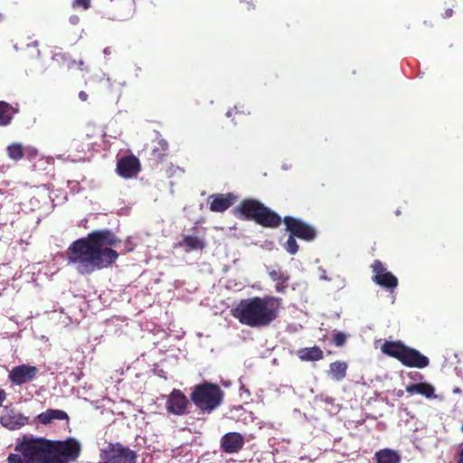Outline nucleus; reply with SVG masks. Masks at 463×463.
<instances>
[{
  "instance_id": "8",
  "label": "nucleus",
  "mask_w": 463,
  "mask_h": 463,
  "mask_svg": "<svg viewBox=\"0 0 463 463\" xmlns=\"http://www.w3.org/2000/svg\"><path fill=\"white\" fill-rule=\"evenodd\" d=\"M283 222L288 232L302 241H312L317 235L315 227L305 222L301 219L292 216H285L283 218Z\"/></svg>"
},
{
  "instance_id": "9",
  "label": "nucleus",
  "mask_w": 463,
  "mask_h": 463,
  "mask_svg": "<svg viewBox=\"0 0 463 463\" xmlns=\"http://www.w3.org/2000/svg\"><path fill=\"white\" fill-rule=\"evenodd\" d=\"M373 281L380 287L393 289L398 286V279L387 270L385 265L379 260H373L371 265Z\"/></svg>"
},
{
  "instance_id": "14",
  "label": "nucleus",
  "mask_w": 463,
  "mask_h": 463,
  "mask_svg": "<svg viewBox=\"0 0 463 463\" xmlns=\"http://www.w3.org/2000/svg\"><path fill=\"white\" fill-rule=\"evenodd\" d=\"M264 206L256 199H244L237 205L236 211L240 213L241 218L256 222Z\"/></svg>"
},
{
  "instance_id": "12",
  "label": "nucleus",
  "mask_w": 463,
  "mask_h": 463,
  "mask_svg": "<svg viewBox=\"0 0 463 463\" xmlns=\"http://www.w3.org/2000/svg\"><path fill=\"white\" fill-rule=\"evenodd\" d=\"M116 171L123 178H132L141 171V165L137 156H124L118 160Z\"/></svg>"
},
{
  "instance_id": "11",
  "label": "nucleus",
  "mask_w": 463,
  "mask_h": 463,
  "mask_svg": "<svg viewBox=\"0 0 463 463\" xmlns=\"http://www.w3.org/2000/svg\"><path fill=\"white\" fill-rule=\"evenodd\" d=\"M38 368L33 365L23 364L14 366L8 373V379L14 385L21 386L36 378Z\"/></svg>"
},
{
  "instance_id": "5",
  "label": "nucleus",
  "mask_w": 463,
  "mask_h": 463,
  "mask_svg": "<svg viewBox=\"0 0 463 463\" xmlns=\"http://www.w3.org/2000/svg\"><path fill=\"white\" fill-rule=\"evenodd\" d=\"M15 452H20L24 457L28 458L31 463H52V440L44 438H27L16 443Z\"/></svg>"
},
{
  "instance_id": "4",
  "label": "nucleus",
  "mask_w": 463,
  "mask_h": 463,
  "mask_svg": "<svg viewBox=\"0 0 463 463\" xmlns=\"http://www.w3.org/2000/svg\"><path fill=\"white\" fill-rule=\"evenodd\" d=\"M381 350L384 354L395 358L407 367L422 369L430 364V360L426 355L400 340L385 341Z\"/></svg>"
},
{
  "instance_id": "35",
  "label": "nucleus",
  "mask_w": 463,
  "mask_h": 463,
  "mask_svg": "<svg viewBox=\"0 0 463 463\" xmlns=\"http://www.w3.org/2000/svg\"><path fill=\"white\" fill-rule=\"evenodd\" d=\"M6 400V393L5 390L0 388V407L2 406L3 402Z\"/></svg>"
},
{
  "instance_id": "19",
  "label": "nucleus",
  "mask_w": 463,
  "mask_h": 463,
  "mask_svg": "<svg viewBox=\"0 0 463 463\" xmlns=\"http://www.w3.org/2000/svg\"><path fill=\"white\" fill-rule=\"evenodd\" d=\"M283 219L274 211L267 207L266 205L261 210L256 223L265 228H278Z\"/></svg>"
},
{
  "instance_id": "18",
  "label": "nucleus",
  "mask_w": 463,
  "mask_h": 463,
  "mask_svg": "<svg viewBox=\"0 0 463 463\" xmlns=\"http://www.w3.org/2000/svg\"><path fill=\"white\" fill-rule=\"evenodd\" d=\"M27 420V417L13 409L0 417L1 425L13 430H18L25 425Z\"/></svg>"
},
{
  "instance_id": "21",
  "label": "nucleus",
  "mask_w": 463,
  "mask_h": 463,
  "mask_svg": "<svg viewBox=\"0 0 463 463\" xmlns=\"http://www.w3.org/2000/svg\"><path fill=\"white\" fill-rule=\"evenodd\" d=\"M297 355L301 361L316 362L323 359L324 353L319 346L314 345L312 347H305L298 349L297 352Z\"/></svg>"
},
{
  "instance_id": "10",
  "label": "nucleus",
  "mask_w": 463,
  "mask_h": 463,
  "mask_svg": "<svg viewBox=\"0 0 463 463\" xmlns=\"http://www.w3.org/2000/svg\"><path fill=\"white\" fill-rule=\"evenodd\" d=\"M134 0H110L105 14L111 20H125L134 12Z\"/></svg>"
},
{
  "instance_id": "13",
  "label": "nucleus",
  "mask_w": 463,
  "mask_h": 463,
  "mask_svg": "<svg viewBox=\"0 0 463 463\" xmlns=\"http://www.w3.org/2000/svg\"><path fill=\"white\" fill-rule=\"evenodd\" d=\"M188 399L185 394L179 389H174L167 397L166 410L168 412L181 416L186 413Z\"/></svg>"
},
{
  "instance_id": "25",
  "label": "nucleus",
  "mask_w": 463,
  "mask_h": 463,
  "mask_svg": "<svg viewBox=\"0 0 463 463\" xmlns=\"http://www.w3.org/2000/svg\"><path fill=\"white\" fill-rule=\"evenodd\" d=\"M376 463H400L401 456L391 449H383L374 454Z\"/></svg>"
},
{
  "instance_id": "3",
  "label": "nucleus",
  "mask_w": 463,
  "mask_h": 463,
  "mask_svg": "<svg viewBox=\"0 0 463 463\" xmlns=\"http://www.w3.org/2000/svg\"><path fill=\"white\" fill-rule=\"evenodd\" d=\"M224 398V392L216 384L204 381L196 384L190 393V401L203 414H210L218 409Z\"/></svg>"
},
{
  "instance_id": "33",
  "label": "nucleus",
  "mask_w": 463,
  "mask_h": 463,
  "mask_svg": "<svg viewBox=\"0 0 463 463\" xmlns=\"http://www.w3.org/2000/svg\"><path fill=\"white\" fill-rule=\"evenodd\" d=\"M88 139H89V136H86V137L82 139V141H81L80 143H81V145H86V146H87L88 150H90V149L92 148L93 144H92V143H90V142H88ZM76 148H77L79 151H80V152H84V151H85V149H84L83 146H80V144H77V145H76Z\"/></svg>"
},
{
  "instance_id": "20",
  "label": "nucleus",
  "mask_w": 463,
  "mask_h": 463,
  "mask_svg": "<svg viewBox=\"0 0 463 463\" xmlns=\"http://www.w3.org/2000/svg\"><path fill=\"white\" fill-rule=\"evenodd\" d=\"M176 246L184 248L186 252H190L193 250H203L205 247V243L203 239L198 236L184 235L183 240L180 241Z\"/></svg>"
},
{
  "instance_id": "29",
  "label": "nucleus",
  "mask_w": 463,
  "mask_h": 463,
  "mask_svg": "<svg viewBox=\"0 0 463 463\" xmlns=\"http://www.w3.org/2000/svg\"><path fill=\"white\" fill-rule=\"evenodd\" d=\"M284 249L289 253V254H296L298 251L299 246L296 241V237L292 236L289 233V236L287 240V241L284 244Z\"/></svg>"
},
{
  "instance_id": "1",
  "label": "nucleus",
  "mask_w": 463,
  "mask_h": 463,
  "mask_svg": "<svg viewBox=\"0 0 463 463\" xmlns=\"http://www.w3.org/2000/svg\"><path fill=\"white\" fill-rule=\"evenodd\" d=\"M120 242L109 229L92 231L71 243L65 252L66 260L79 273L90 275L109 267L118 260L119 253L112 247H118Z\"/></svg>"
},
{
  "instance_id": "39",
  "label": "nucleus",
  "mask_w": 463,
  "mask_h": 463,
  "mask_svg": "<svg viewBox=\"0 0 463 463\" xmlns=\"http://www.w3.org/2000/svg\"><path fill=\"white\" fill-rule=\"evenodd\" d=\"M132 250H133L132 247H128L124 251H121L120 253H126V252L131 251Z\"/></svg>"
},
{
  "instance_id": "7",
  "label": "nucleus",
  "mask_w": 463,
  "mask_h": 463,
  "mask_svg": "<svg viewBox=\"0 0 463 463\" xmlns=\"http://www.w3.org/2000/svg\"><path fill=\"white\" fill-rule=\"evenodd\" d=\"M137 453L119 442L109 443L100 452L99 463H137Z\"/></svg>"
},
{
  "instance_id": "42",
  "label": "nucleus",
  "mask_w": 463,
  "mask_h": 463,
  "mask_svg": "<svg viewBox=\"0 0 463 463\" xmlns=\"http://www.w3.org/2000/svg\"><path fill=\"white\" fill-rule=\"evenodd\" d=\"M461 430L463 431V423H462V426H461Z\"/></svg>"
},
{
  "instance_id": "27",
  "label": "nucleus",
  "mask_w": 463,
  "mask_h": 463,
  "mask_svg": "<svg viewBox=\"0 0 463 463\" xmlns=\"http://www.w3.org/2000/svg\"><path fill=\"white\" fill-rule=\"evenodd\" d=\"M269 277L273 281H276V289H285L289 287L288 279L289 277L279 269H271L269 272Z\"/></svg>"
},
{
  "instance_id": "41",
  "label": "nucleus",
  "mask_w": 463,
  "mask_h": 463,
  "mask_svg": "<svg viewBox=\"0 0 463 463\" xmlns=\"http://www.w3.org/2000/svg\"><path fill=\"white\" fill-rule=\"evenodd\" d=\"M454 392H460V391H459V389H458V388L455 389V390H454Z\"/></svg>"
},
{
  "instance_id": "31",
  "label": "nucleus",
  "mask_w": 463,
  "mask_h": 463,
  "mask_svg": "<svg viewBox=\"0 0 463 463\" xmlns=\"http://www.w3.org/2000/svg\"><path fill=\"white\" fill-rule=\"evenodd\" d=\"M73 8H82L87 10L90 7V0H73L72 2Z\"/></svg>"
},
{
  "instance_id": "34",
  "label": "nucleus",
  "mask_w": 463,
  "mask_h": 463,
  "mask_svg": "<svg viewBox=\"0 0 463 463\" xmlns=\"http://www.w3.org/2000/svg\"><path fill=\"white\" fill-rule=\"evenodd\" d=\"M244 114L243 111H240L237 107H234L233 109L227 111L226 116L228 118L235 117L236 115H241Z\"/></svg>"
},
{
  "instance_id": "17",
  "label": "nucleus",
  "mask_w": 463,
  "mask_h": 463,
  "mask_svg": "<svg viewBox=\"0 0 463 463\" xmlns=\"http://www.w3.org/2000/svg\"><path fill=\"white\" fill-rule=\"evenodd\" d=\"M169 145L165 139H158L154 142L149 153L148 160L152 166H157L162 164L168 156Z\"/></svg>"
},
{
  "instance_id": "26",
  "label": "nucleus",
  "mask_w": 463,
  "mask_h": 463,
  "mask_svg": "<svg viewBox=\"0 0 463 463\" xmlns=\"http://www.w3.org/2000/svg\"><path fill=\"white\" fill-rule=\"evenodd\" d=\"M347 364L345 362L335 361L330 364L329 376L335 380L341 381L346 376Z\"/></svg>"
},
{
  "instance_id": "32",
  "label": "nucleus",
  "mask_w": 463,
  "mask_h": 463,
  "mask_svg": "<svg viewBox=\"0 0 463 463\" xmlns=\"http://www.w3.org/2000/svg\"><path fill=\"white\" fill-rule=\"evenodd\" d=\"M77 65L78 68L80 70V71H90V68L89 66L85 63L84 61L82 60H80L79 61H72L68 66L69 68H72L73 66Z\"/></svg>"
},
{
  "instance_id": "24",
  "label": "nucleus",
  "mask_w": 463,
  "mask_h": 463,
  "mask_svg": "<svg viewBox=\"0 0 463 463\" xmlns=\"http://www.w3.org/2000/svg\"><path fill=\"white\" fill-rule=\"evenodd\" d=\"M18 112V108H14L5 101H0V126L5 127L11 124L14 114Z\"/></svg>"
},
{
  "instance_id": "15",
  "label": "nucleus",
  "mask_w": 463,
  "mask_h": 463,
  "mask_svg": "<svg viewBox=\"0 0 463 463\" xmlns=\"http://www.w3.org/2000/svg\"><path fill=\"white\" fill-rule=\"evenodd\" d=\"M244 437L239 432H228L221 439V449L223 452L233 454L239 452L244 446Z\"/></svg>"
},
{
  "instance_id": "28",
  "label": "nucleus",
  "mask_w": 463,
  "mask_h": 463,
  "mask_svg": "<svg viewBox=\"0 0 463 463\" xmlns=\"http://www.w3.org/2000/svg\"><path fill=\"white\" fill-rule=\"evenodd\" d=\"M6 152L8 157L14 161L21 160L24 156V147L20 143L9 145L6 148Z\"/></svg>"
},
{
  "instance_id": "36",
  "label": "nucleus",
  "mask_w": 463,
  "mask_h": 463,
  "mask_svg": "<svg viewBox=\"0 0 463 463\" xmlns=\"http://www.w3.org/2000/svg\"><path fill=\"white\" fill-rule=\"evenodd\" d=\"M88 97L89 96H88V94L85 91L81 90V91L79 92V99L80 100L86 101L88 99Z\"/></svg>"
},
{
  "instance_id": "40",
  "label": "nucleus",
  "mask_w": 463,
  "mask_h": 463,
  "mask_svg": "<svg viewBox=\"0 0 463 463\" xmlns=\"http://www.w3.org/2000/svg\"><path fill=\"white\" fill-rule=\"evenodd\" d=\"M402 395H403V391L402 390L398 391L397 396L398 397H402Z\"/></svg>"
},
{
  "instance_id": "38",
  "label": "nucleus",
  "mask_w": 463,
  "mask_h": 463,
  "mask_svg": "<svg viewBox=\"0 0 463 463\" xmlns=\"http://www.w3.org/2000/svg\"><path fill=\"white\" fill-rule=\"evenodd\" d=\"M457 463H463V447H462V449L458 455V461Z\"/></svg>"
},
{
  "instance_id": "23",
  "label": "nucleus",
  "mask_w": 463,
  "mask_h": 463,
  "mask_svg": "<svg viewBox=\"0 0 463 463\" xmlns=\"http://www.w3.org/2000/svg\"><path fill=\"white\" fill-rule=\"evenodd\" d=\"M37 418L39 421L43 425H47L52 422L54 420H69V416L65 411L54 409H49L40 413Z\"/></svg>"
},
{
  "instance_id": "2",
  "label": "nucleus",
  "mask_w": 463,
  "mask_h": 463,
  "mask_svg": "<svg viewBox=\"0 0 463 463\" xmlns=\"http://www.w3.org/2000/svg\"><path fill=\"white\" fill-rule=\"evenodd\" d=\"M282 304L280 298L273 296L252 297L240 300L231 314L241 325L263 328L279 318Z\"/></svg>"
},
{
  "instance_id": "22",
  "label": "nucleus",
  "mask_w": 463,
  "mask_h": 463,
  "mask_svg": "<svg viewBox=\"0 0 463 463\" xmlns=\"http://www.w3.org/2000/svg\"><path fill=\"white\" fill-rule=\"evenodd\" d=\"M406 392L411 395L416 393L430 399L434 397L435 388L430 383L424 382L407 385Z\"/></svg>"
},
{
  "instance_id": "6",
  "label": "nucleus",
  "mask_w": 463,
  "mask_h": 463,
  "mask_svg": "<svg viewBox=\"0 0 463 463\" xmlns=\"http://www.w3.org/2000/svg\"><path fill=\"white\" fill-rule=\"evenodd\" d=\"M81 444L75 438L70 437L65 440H52V463L75 462L81 453Z\"/></svg>"
},
{
  "instance_id": "37",
  "label": "nucleus",
  "mask_w": 463,
  "mask_h": 463,
  "mask_svg": "<svg viewBox=\"0 0 463 463\" xmlns=\"http://www.w3.org/2000/svg\"><path fill=\"white\" fill-rule=\"evenodd\" d=\"M452 14H453V10H452V9H450V8H449V9H447V10L445 11V13H444L443 16H444L445 18H448V17L452 16Z\"/></svg>"
},
{
  "instance_id": "16",
  "label": "nucleus",
  "mask_w": 463,
  "mask_h": 463,
  "mask_svg": "<svg viewBox=\"0 0 463 463\" xmlns=\"http://www.w3.org/2000/svg\"><path fill=\"white\" fill-rule=\"evenodd\" d=\"M212 199L210 210L215 213H223L228 210L237 200L232 193L213 194L209 197Z\"/></svg>"
},
{
  "instance_id": "30",
  "label": "nucleus",
  "mask_w": 463,
  "mask_h": 463,
  "mask_svg": "<svg viewBox=\"0 0 463 463\" xmlns=\"http://www.w3.org/2000/svg\"><path fill=\"white\" fill-rule=\"evenodd\" d=\"M333 342L336 346H343L346 342V335L342 332H338L335 334Z\"/></svg>"
}]
</instances>
